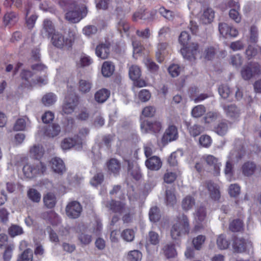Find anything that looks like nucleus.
Instances as JSON below:
<instances>
[{
    "label": "nucleus",
    "mask_w": 261,
    "mask_h": 261,
    "mask_svg": "<svg viewBox=\"0 0 261 261\" xmlns=\"http://www.w3.org/2000/svg\"><path fill=\"white\" fill-rule=\"evenodd\" d=\"M22 79L27 81L30 85L37 84V83H33L31 80L32 79H36V77H33V73L28 70L24 69L22 71L20 74Z\"/></svg>",
    "instance_id": "58"
},
{
    "label": "nucleus",
    "mask_w": 261,
    "mask_h": 261,
    "mask_svg": "<svg viewBox=\"0 0 261 261\" xmlns=\"http://www.w3.org/2000/svg\"><path fill=\"white\" fill-rule=\"evenodd\" d=\"M205 184L211 197L215 200H218L220 197L219 186L211 181H206Z\"/></svg>",
    "instance_id": "20"
},
{
    "label": "nucleus",
    "mask_w": 261,
    "mask_h": 261,
    "mask_svg": "<svg viewBox=\"0 0 261 261\" xmlns=\"http://www.w3.org/2000/svg\"><path fill=\"white\" fill-rule=\"evenodd\" d=\"M30 151L31 155L36 159H40L44 153L42 147L40 145H34Z\"/></svg>",
    "instance_id": "42"
},
{
    "label": "nucleus",
    "mask_w": 261,
    "mask_h": 261,
    "mask_svg": "<svg viewBox=\"0 0 261 261\" xmlns=\"http://www.w3.org/2000/svg\"><path fill=\"white\" fill-rule=\"evenodd\" d=\"M74 10L69 11L66 13V19L73 23L78 22L83 17V14H84V16L86 13L83 12H82L80 7L75 4H73Z\"/></svg>",
    "instance_id": "13"
},
{
    "label": "nucleus",
    "mask_w": 261,
    "mask_h": 261,
    "mask_svg": "<svg viewBox=\"0 0 261 261\" xmlns=\"http://www.w3.org/2000/svg\"><path fill=\"white\" fill-rule=\"evenodd\" d=\"M121 236L127 242H132L135 238V232L133 229H126L123 231Z\"/></svg>",
    "instance_id": "54"
},
{
    "label": "nucleus",
    "mask_w": 261,
    "mask_h": 261,
    "mask_svg": "<svg viewBox=\"0 0 261 261\" xmlns=\"http://www.w3.org/2000/svg\"><path fill=\"white\" fill-rule=\"evenodd\" d=\"M218 91L220 95L225 99L229 97L231 91L227 85H222L218 88Z\"/></svg>",
    "instance_id": "59"
},
{
    "label": "nucleus",
    "mask_w": 261,
    "mask_h": 261,
    "mask_svg": "<svg viewBox=\"0 0 261 261\" xmlns=\"http://www.w3.org/2000/svg\"><path fill=\"white\" fill-rule=\"evenodd\" d=\"M178 138L177 129L174 125H170L166 130L164 134L162 141L164 145L167 144L168 142L174 141Z\"/></svg>",
    "instance_id": "12"
},
{
    "label": "nucleus",
    "mask_w": 261,
    "mask_h": 261,
    "mask_svg": "<svg viewBox=\"0 0 261 261\" xmlns=\"http://www.w3.org/2000/svg\"><path fill=\"white\" fill-rule=\"evenodd\" d=\"M43 201L45 205L48 208L53 207L56 202V198L54 194L49 193L43 197Z\"/></svg>",
    "instance_id": "37"
},
{
    "label": "nucleus",
    "mask_w": 261,
    "mask_h": 261,
    "mask_svg": "<svg viewBox=\"0 0 261 261\" xmlns=\"http://www.w3.org/2000/svg\"><path fill=\"white\" fill-rule=\"evenodd\" d=\"M95 53L97 57L102 59H107L110 54V44L101 43L97 46Z\"/></svg>",
    "instance_id": "21"
},
{
    "label": "nucleus",
    "mask_w": 261,
    "mask_h": 261,
    "mask_svg": "<svg viewBox=\"0 0 261 261\" xmlns=\"http://www.w3.org/2000/svg\"><path fill=\"white\" fill-rule=\"evenodd\" d=\"M222 108L226 117L232 122H237L240 120L241 112L239 108L236 105H222Z\"/></svg>",
    "instance_id": "7"
},
{
    "label": "nucleus",
    "mask_w": 261,
    "mask_h": 261,
    "mask_svg": "<svg viewBox=\"0 0 261 261\" xmlns=\"http://www.w3.org/2000/svg\"><path fill=\"white\" fill-rule=\"evenodd\" d=\"M220 116L219 113L217 112H210L204 118L205 122L210 123L219 118Z\"/></svg>",
    "instance_id": "61"
},
{
    "label": "nucleus",
    "mask_w": 261,
    "mask_h": 261,
    "mask_svg": "<svg viewBox=\"0 0 261 261\" xmlns=\"http://www.w3.org/2000/svg\"><path fill=\"white\" fill-rule=\"evenodd\" d=\"M54 33L56 32L53 22L48 19H45L43 21V28L41 31V35L43 37H49Z\"/></svg>",
    "instance_id": "19"
},
{
    "label": "nucleus",
    "mask_w": 261,
    "mask_h": 261,
    "mask_svg": "<svg viewBox=\"0 0 261 261\" xmlns=\"http://www.w3.org/2000/svg\"><path fill=\"white\" fill-rule=\"evenodd\" d=\"M215 17V12L211 8L204 9L200 20L203 23L208 24L211 23Z\"/></svg>",
    "instance_id": "23"
},
{
    "label": "nucleus",
    "mask_w": 261,
    "mask_h": 261,
    "mask_svg": "<svg viewBox=\"0 0 261 261\" xmlns=\"http://www.w3.org/2000/svg\"><path fill=\"white\" fill-rule=\"evenodd\" d=\"M189 130L190 135L195 137L203 131V128L200 125L194 124L189 128Z\"/></svg>",
    "instance_id": "60"
},
{
    "label": "nucleus",
    "mask_w": 261,
    "mask_h": 261,
    "mask_svg": "<svg viewBox=\"0 0 261 261\" xmlns=\"http://www.w3.org/2000/svg\"><path fill=\"white\" fill-rule=\"evenodd\" d=\"M51 169L56 173L62 174L66 171L63 161L60 158H54L50 162Z\"/></svg>",
    "instance_id": "15"
},
{
    "label": "nucleus",
    "mask_w": 261,
    "mask_h": 261,
    "mask_svg": "<svg viewBox=\"0 0 261 261\" xmlns=\"http://www.w3.org/2000/svg\"><path fill=\"white\" fill-rule=\"evenodd\" d=\"M217 245L219 249L221 250L226 249L230 245V242L224 234L219 235L217 239Z\"/></svg>",
    "instance_id": "33"
},
{
    "label": "nucleus",
    "mask_w": 261,
    "mask_h": 261,
    "mask_svg": "<svg viewBox=\"0 0 261 261\" xmlns=\"http://www.w3.org/2000/svg\"><path fill=\"white\" fill-rule=\"evenodd\" d=\"M108 168L110 171L114 174H117L120 169V164L117 160L112 159L108 163Z\"/></svg>",
    "instance_id": "38"
},
{
    "label": "nucleus",
    "mask_w": 261,
    "mask_h": 261,
    "mask_svg": "<svg viewBox=\"0 0 261 261\" xmlns=\"http://www.w3.org/2000/svg\"><path fill=\"white\" fill-rule=\"evenodd\" d=\"M149 219L152 222L158 221L160 218L159 211L157 207L154 206L150 208L149 213Z\"/></svg>",
    "instance_id": "56"
},
{
    "label": "nucleus",
    "mask_w": 261,
    "mask_h": 261,
    "mask_svg": "<svg viewBox=\"0 0 261 261\" xmlns=\"http://www.w3.org/2000/svg\"><path fill=\"white\" fill-rule=\"evenodd\" d=\"M128 172L136 180H139L141 177L140 168L137 165H129Z\"/></svg>",
    "instance_id": "43"
},
{
    "label": "nucleus",
    "mask_w": 261,
    "mask_h": 261,
    "mask_svg": "<svg viewBox=\"0 0 261 261\" xmlns=\"http://www.w3.org/2000/svg\"><path fill=\"white\" fill-rule=\"evenodd\" d=\"M241 158V155L237 150H232L230 152L224 168V173L228 181H231L233 176V162L236 161L238 162Z\"/></svg>",
    "instance_id": "4"
},
{
    "label": "nucleus",
    "mask_w": 261,
    "mask_h": 261,
    "mask_svg": "<svg viewBox=\"0 0 261 261\" xmlns=\"http://www.w3.org/2000/svg\"><path fill=\"white\" fill-rule=\"evenodd\" d=\"M78 240L82 246L89 244L92 241V237L87 232L84 231L79 234Z\"/></svg>",
    "instance_id": "39"
},
{
    "label": "nucleus",
    "mask_w": 261,
    "mask_h": 261,
    "mask_svg": "<svg viewBox=\"0 0 261 261\" xmlns=\"http://www.w3.org/2000/svg\"><path fill=\"white\" fill-rule=\"evenodd\" d=\"M160 237L158 233L154 231H150L148 234V240L152 245H156L159 243Z\"/></svg>",
    "instance_id": "64"
},
{
    "label": "nucleus",
    "mask_w": 261,
    "mask_h": 261,
    "mask_svg": "<svg viewBox=\"0 0 261 261\" xmlns=\"http://www.w3.org/2000/svg\"><path fill=\"white\" fill-rule=\"evenodd\" d=\"M106 207L114 213H122L125 210V205L121 202L112 200L106 204Z\"/></svg>",
    "instance_id": "22"
},
{
    "label": "nucleus",
    "mask_w": 261,
    "mask_h": 261,
    "mask_svg": "<svg viewBox=\"0 0 261 261\" xmlns=\"http://www.w3.org/2000/svg\"><path fill=\"white\" fill-rule=\"evenodd\" d=\"M241 75L245 80H250L254 76L252 70L249 65L244 66L241 69Z\"/></svg>",
    "instance_id": "46"
},
{
    "label": "nucleus",
    "mask_w": 261,
    "mask_h": 261,
    "mask_svg": "<svg viewBox=\"0 0 261 261\" xmlns=\"http://www.w3.org/2000/svg\"><path fill=\"white\" fill-rule=\"evenodd\" d=\"M110 91L106 89H101L97 91L95 94V99L98 103L105 102L109 97Z\"/></svg>",
    "instance_id": "26"
},
{
    "label": "nucleus",
    "mask_w": 261,
    "mask_h": 261,
    "mask_svg": "<svg viewBox=\"0 0 261 261\" xmlns=\"http://www.w3.org/2000/svg\"><path fill=\"white\" fill-rule=\"evenodd\" d=\"M82 145L81 139H76L74 138H67L64 139L61 143V147L63 150L70 149L73 147L80 148Z\"/></svg>",
    "instance_id": "14"
},
{
    "label": "nucleus",
    "mask_w": 261,
    "mask_h": 261,
    "mask_svg": "<svg viewBox=\"0 0 261 261\" xmlns=\"http://www.w3.org/2000/svg\"><path fill=\"white\" fill-rule=\"evenodd\" d=\"M29 198L33 202L38 203L41 199V194L36 189H30L27 192Z\"/></svg>",
    "instance_id": "40"
},
{
    "label": "nucleus",
    "mask_w": 261,
    "mask_h": 261,
    "mask_svg": "<svg viewBox=\"0 0 261 261\" xmlns=\"http://www.w3.org/2000/svg\"><path fill=\"white\" fill-rule=\"evenodd\" d=\"M97 32V28L95 25H88L85 27L83 29L84 34L87 36L94 35Z\"/></svg>",
    "instance_id": "63"
},
{
    "label": "nucleus",
    "mask_w": 261,
    "mask_h": 261,
    "mask_svg": "<svg viewBox=\"0 0 261 261\" xmlns=\"http://www.w3.org/2000/svg\"><path fill=\"white\" fill-rule=\"evenodd\" d=\"M33 256L31 249H27L19 255L17 261H32Z\"/></svg>",
    "instance_id": "45"
},
{
    "label": "nucleus",
    "mask_w": 261,
    "mask_h": 261,
    "mask_svg": "<svg viewBox=\"0 0 261 261\" xmlns=\"http://www.w3.org/2000/svg\"><path fill=\"white\" fill-rule=\"evenodd\" d=\"M9 234L12 237L20 235L23 233V231L21 227L19 225L13 224L8 229Z\"/></svg>",
    "instance_id": "48"
},
{
    "label": "nucleus",
    "mask_w": 261,
    "mask_h": 261,
    "mask_svg": "<svg viewBox=\"0 0 261 261\" xmlns=\"http://www.w3.org/2000/svg\"><path fill=\"white\" fill-rule=\"evenodd\" d=\"M205 208L203 206L198 207L194 213V219L197 225L196 227H199L198 225L203 222L206 218ZM200 226H199V227Z\"/></svg>",
    "instance_id": "24"
},
{
    "label": "nucleus",
    "mask_w": 261,
    "mask_h": 261,
    "mask_svg": "<svg viewBox=\"0 0 261 261\" xmlns=\"http://www.w3.org/2000/svg\"><path fill=\"white\" fill-rule=\"evenodd\" d=\"M215 54V51L214 48L210 46L206 47L203 53H200V57H203L207 60H211L214 57Z\"/></svg>",
    "instance_id": "51"
},
{
    "label": "nucleus",
    "mask_w": 261,
    "mask_h": 261,
    "mask_svg": "<svg viewBox=\"0 0 261 261\" xmlns=\"http://www.w3.org/2000/svg\"><path fill=\"white\" fill-rule=\"evenodd\" d=\"M195 204L194 198L190 195L185 197L182 200L181 206L184 210L189 211L191 210Z\"/></svg>",
    "instance_id": "30"
},
{
    "label": "nucleus",
    "mask_w": 261,
    "mask_h": 261,
    "mask_svg": "<svg viewBox=\"0 0 261 261\" xmlns=\"http://www.w3.org/2000/svg\"><path fill=\"white\" fill-rule=\"evenodd\" d=\"M190 229V224L187 216L184 214L179 215L171 228V236L173 239L178 240L188 234Z\"/></svg>",
    "instance_id": "1"
},
{
    "label": "nucleus",
    "mask_w": 261,
    "mask_h": 261,
    "mask_svg": "<svg viewBox=\"0 0 261 261\" xmlns=\"http://www.w3.org/2000/svg\"><path fill=\"white\" fill-rule=\"evenodd\" d=\"M205 241V237L203 235H199L193 240V244L196 250H200Z\"/></svg>",
    "instance_id": "53"
},
{
    "label": "nucleus",
    "mask_w": 261,
    "mask_h": 261,
    "mask_svg": "<svg viewBox=\"0 0 261 261\" xmlns=\"http://www.w3.org/2000/svg\"><path fill=\"white\" fill-rule=\"evenodd\" d=\"M18 20V15L16 13L9 12L4 16L3 21L6 26L11 27L14 25Z\"/></svg>",
    "instance_id": "25"
},
{
    "label": "nucleus",
    "mask_w": 261,
    "mask_h": 261,
    "mask_svg": "<svg viewBox=\"0 0 261 261\" xmlns=\"http://www.w3.org/2000/svg\"><path fill=\"white\" fill-rule=\"evenodd\" d=\"M141 127L142 132L146 133L148 129H150L156 133L159 132L162 128V123L160 121H154L150 123L148 121H144L141 123Z\"/></svg>",
    "instance_id": "17"
},
{
    "label": "nucleus",
    "mask_w": 261,
    "mask_h": 261,
    "mask_svg": "<svg viewBox=\"0 0 261 261\" xmlns=\"http://www.w3.org/2000/svg\"><path fill=\"white\" fill-rule=\"evenodd\" d=\"M104 179V176L102 173H97L90 180V184L92 186L97 187L101 185Z\"/></svg>",
    "instance_id": "50"
},
{
    "label": "nucleus",
    "mask_w": 261,
    "mask_h": 261,
    "mask_svg": "<svg viewBox=\"0 0 261 261\" xmlns=\"http://www.w3.org/2000/svg\"><path fill=\"white\" fill-rule=\"evenodd\" d=\"M128 73L130 79L133 81H136L140 77L141 71L138 66L133 65L129 68Z\"/></svg>",
    "instance_id": "31"
},
{
    "label": "nucleus",
    "mask_w": 261,
    "mask_h": 261,
    "mask_svg": "<svg viewBox=\"0 0 261 261\" xmlns=\"http://www.w3.org/2000/svg\"><path fill=\"white\" fill-rule=\"evenodd\" d=\"M92 85V83L89 80H80L79 82V90L82 93H87L90 91Z\"/></svg>",
    "instance_id": "32"
},
{
    "label": "nucleus",
    "mask_w": 261,
    "mask_h": 261,
    "mask_svg": "<svg viewBox=\"0 0 261 261\" xmlns=\"http://www.w3.org/2000/svg\"><path fill=\"white\" fill-rule=\"evenodd\" d=\"M82 211L81 204L76 201L69 202L66 207V213L67 216L72 219L78 218Z\"/></svg>",
    "instance_id": "10"
},
{
    "label": "nucleus",
    "mask_w": 261,
    "mask_h": 261,
    "mask_svg": "<svg viewBox=\"0 0 261 261\" xmlns=\"http://www.w3.org/2000/svg\"><path fill=\"white\" fill-rule=\"evenodd\" d=\"M77 105V97L74 94L69 95L65 97L62 106V112L66 114H71L74 112Z\"/></svg>",
    "instance_id": "9"
},
{
    "label": "nucleus",
    "mask_w": 261,
    "mask_h": 261,
    "mask_svg": "<svg viewBox=\"0 0 261 261\" xmlns=\"http://www.w3.org/2000/svg\"><path fill=\"white\" fill-rule=\"evenodd\" d=\"M165 199L167 205L169 206H173L176 203V198L173 190H166Z\"/></svg>",
    "instance_id": "36"
},
{
    "label": "nucleus",
    "mask_w": 261,
    "mask_h": 261,
    "mask_svg": "<svg viewBox=\"0 0 261 261\" xmlns=\"http://www.w3.org/2000/svg\"><path fill=\"white\" fill-rule=\"evenodd\" d=\"M114 71V66L108 61L105 62L101 67V72L105 77H109L112 75Z\"/></svg>",
    "instance_id": "29"
},
{
    "label": "nucleus",
    "mask_w": 261,
    "mask_h": 261,
    "mask_svg": "<svg viewBox=\"0 0 261 261\" xmlns=\"http://www.w3.org/2000/svg\"><path fill=\"white\" fill-rule=\"evenodd\" d=\"M45 170V166L39 161L34 164H27L23 168V173L28 178L33 177L37 174L43 173Z\"/></svg>",
    "instance_id": "5"
},
{
    "label": "nucleus",
    "mask_w": 261,
    "mask_h": 261,
    "mask_svg": "<svg viewBox=\"0 0 261 261\" xmlns=\"http://www.w3.org/2000/svg\"><path fill=\"white\" fill-rule=\"evenodd\" d=\"M228 129V124L225 121H222L215 127V132L220 136H224Z\"/></svg>",
    "instance_id": "41"
},
{
    "label": "nucleus",
    "mask_w": 261,
    "mask_h": 261,
    "mask_svg": "<svg viewBox=\"0 0 261 261\" xmlns=\"http://www.w3.org/2000/svg\"><path fill=\"white\" fill-rule=\"evenodd\" d=\"M33 73L35 75L36 79L31 80L33 83H37L40 86L47 83V67L42 63L33 64L31 66Z\"/></svg>",
    "instance_id": "3"
},
{
    "label": "nucleus",
    "mask_w": 261,
    "mask_h": 261,
    "mask_svg": "<svg viewBox=\"0 0 261 261\" xmlns=\"http://www.w3.org/2000/svg\"><path fill=\"white\" fill-rule=\"evenodd\" d=\"M243 224L242 221L240 219H236L232 221L229 224V229L233 232L241 231L243 229Z\"/></svg>",
    "instance_id": "49"
},
{
    "label": "nucleus",
    "mask_w": 261,
    "mask_h": 261,
    "mask_svg": "<svg viewBox=\"0 0 261 261\" xmlns=\"http://www.w3.org/2000/svg\"><path fill=\"white\" fill-rule=\"evenodd\" d=\"M167 46L168 44L166 42H161L158 44L156 56L159 62H161L163 61V56L165 54Z\"/></svg>",
    "instance_id": "35"
},
{
    "label": "nucleus",
    "mask_w": 261,
    "mask_h": 261,
    "mask_svg": "<svg viewBox=\"0 0 261 261\" xmlns=\"http://www.w3.org/2000/svg\"><path fill=\"white\" fill-rule=\"evenodd\" d=\"M203 159L208 165L211 168L212 173L215 176H218L220 173L221 164L218 159L212 155H205Z\"/></svg>",
    "instance_id": "11"
},
{
    "label": "nucleus",
    "mask_w": 261,
    "mask_h": 261,
    "mask_svg": "<svg viewBox=\"0 0 261 261\" xmlns=\"http://www.w3.org/2000/svg\"><path fill=\"white\" fill-rule=\"evenodd\" d=\"M243 59L239 54H236L230 57V63L236 68H239L243 64Z\"/></svg>",
    "instance_id": "44"
},
{
    "label": "nucleus",
    "mask_w": 261,
    "mask_h": 261,
    "mask_svg": "<svg viewBox=\"0 0 261 261\" xmlns=\"http://www.w3.org/2000/svg\"><path fill=\"white\" fill-rule=\"evenodd\" d=\"M240 9H230L229 11V18L236 23H240L241 21V15L240 12Z\"/></svg>",
    "instance_id": "47"
},
{
    "label": "nucleus",
    "mask_w": 261,
    "mask_h": 261,
    "mask_svg": "<svg viewBox=\"0 0 261 261\" xmlns=\"http://www.w3.org/2000/svg\"><path fill=\"white\" fill-rule=\"evenodd\" d=\"M61 132V127L58 124L54 123L51 125H49L44 128V135L48 138H54L58 135Z\"/></svg>",
    "instance_id": "18"
},
{
    "label": "nucleus",
    "mask_w": 261,
    "mask_h": 261,
    "mask_svg": "<svg viewBox=\"0 0 261 261\" xmlns=\"http://www.w3.org/2000/svg\"><path fill=\"white\" fill-rule=\"evenodd\" d=\"M57 100V97L53 93H48L44 95L42 98V102L45 106L54 105Z\"/></svg>",
    "instance_id": "34"
},
{
    "label": "nucleus",
    "mask_w": 261,
    "mask_h": 261,
    "mask_svg": "<svg viewBox=\"0 0 261 261\" xmlns=\"http://www.w3.org/2000/svg\"><path fill=\"white\" fill-rule=\"evenodd\" d=\"M255 169V164L254 163L250 162L245 163L242 167V173L246 176L252 175L254 173Z\"/></svg>",
    "instance_id": "28"
},
{
    "label": "nucleus",
    "mask_w": 261,
    "mask_h": 261,
    "mask_svg": "<svg viewBox=\"0 0 261 261\" xmlns=\"http://www.w3.org/2000/svg\"><path fill=\"white\" fill-rule=\"evenodd\" d=\"M234 252L242 253L252 247L251 242L243 238L236 237L233 240L232 245Z\"/></svg>",
    "instance_id": "8"
},
{
    "label": "nucleus",
    "mask_w": 261,
    "mask_h": 261,
    "mask_svg": "<svg viewBox=\"0 0 261 261\" xmlns=\"http://www.w3.org/2000/svg\"><path fill=\"white\" fill-rule=\"evenodd\" d=\"M75 33L69 31L66 36H64L61 33L56 32L52 36L51 41L52 44L58 48L63 47H70L75 40Z\"/></svg>",
    "instance_id": "2"
},
{
    "label": "nucleus",
    "mask_w": 261,
    "mask_h": 261,
    "mask_svg": "<svg viewBox=\"0 0 261 261\" xmlns=\"http://www.w3.org/2000/svg\"><path fill=\"white\" fill-rule=\"evenodd\" d=\"M162 250L165 256L168 258H174L177 255V252L172 244H165Z\"/></svg>",
    "instance_id": "27"
},
{
    "label": "nucleus",
    "mask_w": 261,
    "mask_h": 261,
    "mask_svg": "<svg viewBox=\"0 0 261 261\" xmlns=\"http://www.w3.org/2000/svg\"><path fill=\"white\" fill-rule=\"evenodd\" d=\"M205 111V108L203 106L198 105L193 109L192 115L195 118L200 117L204 114Z\"/></svg>",
    "instance_id": "57"
},
{
    "label": "nucleus",
    "mask_w": 261,
    "mask_h": 261,
    "mask_svg": "<svg viewBox=\"0 0 261 261\" xmlns=\"http://www.w3.org/2000/svg\"><path fill=\"white\" fill-rule=\"evenodd\" d=\"M127 259L129 261H141L142 253L137 250L130 251L128 253Z\"/></svg>",
    "instance_id": "52"
},
{
    "label": "nucleus",
    "mask_w": 261,
    "mask_h": 261,
    "mask_svg": "<svg viewBox=\"0 0 261 261\" xmlns=\"http://www.w3.org/2000/svg\"><path fill=\"white\" fill-rule=\"evenodd\" d=\"M180 51L183 57L190 61L194 60L200 55L198 45L196 43H191L188 46L181 48Z\"/></svg>",
    "instance_id": "6"
},
{
    "label": "nucleus",
    "mask_w": 261,
    "mask_h": 261,
    "mask_svg": "<svg viewBox=\"0 0 261 261\" xmlns=\"http://www.w3.org/2000/svg\"><path fill=\"white\" fill-rule=\"evenodd\" d=\"M228 193L231 197H237L240 193V187L237 184H231L228 189Z\"/></svg>",
    "instance_id": "62"
},
{
    "label": "nucleus",
    "mask_w": 261,
    "mask_h": 261,
    "mask_svg": "<svg viewBox=\"0 0 261 261\" xmlns=\"http://www.w3.org/2000/svg\"><path fill=\"white\" fill-rule=\"evenodd\" d=\"M144 64L147 68L152 73H155L159 69V66L151 59L146 58L144 60Z\"/></svg>",
    "instance_id": "55"
},
{
    "label": "nucleus",
    "mask_w": 261,
    "mask_h": 261,
    "mask_svg": "<svg viewBox=\"0 0 261 261\" xmlns=\"http://www.w3.org/2000/svg\"><path fill=\"white\" fill-rule=\"evenodd\" d=\"M145 165L150 170L158 171L161 168L162 163L158 156H153L146 161Z\"/></svg>",
    "instance_id": "16"
}]
</instances>
